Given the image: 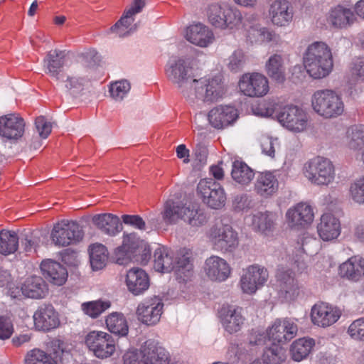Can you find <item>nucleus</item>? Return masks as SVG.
<instances>
[{"label": "nucleus", "mask_w": 364, "mask_h": 364, "mask_svg": "<svg viewBox=\"0 0 364 364\" xmlns=\"http://www.w3.org/2000/svg\"><path fill=\"white\" fill-rule=\"evenodd\" d=\"M90 67L87 64L84 68H80L77 77H67L65 80V87L68 90H82L87 86L90 80Z\"/></svg>", "instance_id": "nucleus-43"}, {"label": "nucleus", "mask_w": 364, "mask_h": 364, "mask_svg": "<svg viewBox=\"0 0 364 364\" xmlns=\"http://www.w3.org/2000/svg\"><path fill=\"white\" fill-rule=\"evenodd\" d=\"M164 304L161 299L154 296L141 302L136 309L139 321L148 326L157 323L162 314Z\"/></svg>", "instance_id": "nucleus-15"}, {"label": "nucleus", "mask_w": 364, "mask_h": 364, "mask_svg": "<svg viewBox=\"0 0 364 364\" xmlns=\"http://www.w3.org/2000/svg\"><path fill=\"white\" fill-rule=\"evenodd\" d=\"M144 242L139 237L135 232L132 233H124L122 245L124 247H126L133 255L136 250L142 245Z\"/></svg>", "instance_id": "nucleus-52"}, {"label": "nucleus", "mask_w": 364, "mask_h": 364, "mask_svg": "<svg viewBox=\"0 0 364 364\" xmlns=\"http://www.w3.org/2000/svg\"><path fill=\"white\" fill-rule=\"evenodd\" d=\"M193 256L191 250H179L173 259L174 269L177 275L183 281L188 279L193 274Z\"/></svg>", "instance_id": "nucleus-27"}, {"label": "nucleus", "mask_w": 364, "mask_h": 364, "mask_svg": "<svg viewBox=\"0 0 364 364\" xmlns=\"http://www.w3.org/2000/svg\"><path fill=\"white\" fill-rule=\"evenodd\" d=\"M262 153L270 157L274 156V141L272 137H264L261 140Z\"/></svg>", "instance_id": "nucleus-62"}, {"label": "nucleus", "mask_w": 364, "mask_h": 364, "mask_svg": "<svg viewBox=\"0 0 364 364\" xmlns=\"http://www.w3.org/2000/svg\"><path fill=\"white\" fill-rule=\"evenodd\" d=\"M106 324L109 331L112 333L125 336L128 333L127 321L121 314H111L106 319Z\"/></svg>", "instance_id": "nucleus-44"}, {"label": "nucleus", "mask_w": 364, "mask_h": 364, "mask_svg": "<svg viewBox=\"0 0 364 364\" xmlns=\"http://www.w3.org/2000/svg\"><path fill=\"white\" fill-rule=\"evenodd\" d=\"M278 188L279 181L274 173H258L254 183V191L257 195L264 198H269L277 191Z\"/></svg>", "instance_id": "nucleus-23"}, {"label": "nucleus", "mask_w": 364, "mask_h": 364, "mask_svg": "<svg viewBox=\"0 0 364 364\" xmlns=\"http://www.w3.org/2000/svg\"><path fill=\"white\" fill-rule=\"evenodd\" d=\"M161 215L166 224H176L181 220L193 227H200L208 221L202 210L171 199L164 203Z\"/></svg>", "instance_id": "nucleus-3"}, {"label": "nucleus", "mask_w": 364, "mask_h": 364, "mask_svg": "<svg viewBox=\"0 0 364 364\" xmlns=\"http://www.w3.org/2000/svg\"><path fill=\"white\" fill-rule=\"evenodd\" d=\"M262 358L267 364H280L286 359V350L280 345L273 343L264 350Z\"/></svg>", "instance_id": "nucleus-48"}, {"label": "nucleus", "mask_w": 364, "mask_h": 364, "mask_svg": "<svg viewBox=\"0 0 364 364\" xmlns=\"http://www.w3.org/2000/svg\"><path fill=\"white\" fill-rule=\"evenodd\" d=\"M125 282L128 290L135 296L144 293L149 287V276L140 268L129 269L127 273Z\"/></svg>", "instance_id": "nucleus-26"}, {"label": "nucleus", "mask_w": 364, "mask_h": 364, "mask_svg": "<svg viewBox=\"0 0 364 364\" xmlns=\"http://www.w3.org/2000/svg\"><path fill=\"white\" fill-rule=\"evenodd\" d=\"M269 15L273 24L287 26L294 18V9L288 0H274L270 4Z\"/></svg>", "instance_id": "nucleus-20"}, {"label": "nucleus", "mask_w": 364, "mask_h": 364, "mask_svg": "<svg viewBox=\"0 0 364 364\" xmlns=\"http://www.w3.org/2000/svg\"><path fill=\"white\" fill-rule=\"evenodd\" d=\"M25 122L18 114L0 117V136L9 140H18L23 135Z\"/></svg>", "instance_id": "nucleus-16"}, {"label": "nucleus", "mask_w": 364, "mask_h": 364, "mask_svg": "<svg viewBox=\"0 0 364 364\" xmlns=\"http://www.w3.org/2000/svg\"><path fill=\"white\" fill-rule=\"evenodd\" d=\"M311 103L314 110L327 119L336 117L341 115L344 110V105L341 98L331 90L315 92Z\"/></svg>", "instance_id": "nucleus-5"}, {"label": "nucleus", "mask_w": 364, "mask_h": 364, "mask_svg": "<svg viewBox=\"0 0 364 364\" xmlns=\"http://www.w3.org/2000/svg\"><path fill=\"white\" fill-rule=\"evenodd\" d=\"M275 215L272 213H258L253 216L252 224L259 231L266 233L274 227Z\"/></svg>", "instance_id": "nucleus-47"}, {"label": "nucleus", "mask_w": 364, "mask_h": 364, "mask_svg": "<svg viewBox=\"0 0 364 364\" xmlns=\"http://www.w3.org/2000/svg\"><path fill=\"white\" fill-rule=\"evenodd\" d=\"M35 125L40 137L42 139H46L51 132V124L48 122L43 116H39L36 119Z\"/></svg>", "instance_id": "nucleus-58"}, {"label": "nucleus", "mask_w": 364, "mask_h": 364, "mask_svg": "<svg viewBox=\"0 0 364 364\" xmlns=\"http://www.w3.org/2000/svg\"><path fill=\"white\" fill-rule=\"evenodd\" d=\"M68 52L55 49L47 53L43 59L45 73L57 81L63 80V68L66 63Z\"/></svg>", "instance_id": "nucleus-17"}, {"label": "nucleus", "mask_w": 364, "mask_h": 364, "mask_svg": "<svg viewBox=\"0 0 364 364\" xmlns=\"http://www.w3.org/2000/svg\"><path fill=\"white\" fill-rule=\"evenodd\" d=\"M287 221L291 227H305L314 220V212L311 205L300 203L289 208L286 214Z\"/></svg>", "instance_id": "nucleus-22"}, {"label": "nucleus", "mask_w": 364, "mask_h": 364, "mask_svg": "<svg viewBox=\"0 0 364 364\" xmlns=\"http://www.w3.org/2000/svg\"><path fill=\"white\" fill-rule=\"evenodd\" d=\"M238 117V110L230 105L216 106L208 114L210 124L216 129H224L232 125Z\"/></svg>", "instance_id": "nucleus-13"}, {"label": "nucleus", "mask_w": 364, "mask_h": 364, "mask_svg": "<svg viewBox=\"0 0 364 364\" xmlns=\"http://www.w3.org/2000/svg\"><path fill=\"white\" fill-rule=\"evenodd\" d=\"M353 200L358 203H364V177L360 178L350 186Z\"/></svg>", "instance_id": "nucleus-57"}, {"label": "nucleus", "mask_w": 364, "mask_h": 364, "mask_svg": "<svg viewBox=\"0 0 364 364\" xmlns=\"http://www.w3.org/2000/svg\"><path fill=\"white\" fill-rule=\"evenodd\" d=\"M297 330V326L293 321L288 319H279L269 328L267 334L269 340L277 342L279 345L294 338Z\"/></svg>", "instance_id": "nucleus-19"}, {"label": "nucleus", "mask_w": 364, "mask_h": 364, "mask_svg": "<svg viewBox=\"0 0 364 364\" xmlns=\"http://www.w3.org/2000/svg\"><path fill=\"white\" fill-rule=\"evenodd\" d=\"M351 73L356 79L364 80V60L358 58L353 63Z\"/></svg>", "instance_id": "nucleus-64"}, {"label": "nucleus", "mask_w": 364, "mask_h": 364, "mask_svg": "<svg viewBox=\"0 0 364 364\" xmlns=\"http://www.w3.org/2000/svg\"><path fill=\"white\" fill-rule=\"evenodd\" d=\"M222 323L230 333L240 331L245 318L242 315V309L239 306H227L220 310Z\"/></svg>", "instance_id": "nucleus-25"}, {"label": "nucleus", "mask_w": 364, "mask_h": 364, "mask_svg": "<svg viewBox=\"0 0 364 364\" xmlns=\"http://www.w3.org/2000/svg\"><path fill=\"white\" fill-rule=\"evenodd\" d=\"M345 144L350 150L363 154L364 152V124H355L347 129Z\"/></svg>", "instance_id": "nucleus-37"}, {"label": "nucleus", "mask_w": 364, "mask_h": 364, "mask_svg": "<svg viewBox=\"0 0 364 364\" xmlns=\"http://www.w3.org/2000/svg\"><path fill=\"white\" fill-rule=\"evenodd\" d=\"M92 223L103 233L114 237L122 230L118 216L112 213H101L92 215Z\"/></svg>", "instance_id": "nucleus-28"}, {"label": "nucleus", "mask_w": 364, "mask_h": 364, "mask_svg": "<svg viewBox=\"0 0 364 364\" xmlns=\"http://www.w3.org/2000/svg\"><path fill=\"white\" fill-rule=\"evenodd\" d=\"M281 294L287 301L294 300L299 294V286L290 270H281L277 274Z\"/></svg>", "instance_id": "nucleus-29"}, {"label": "nucleus", "mask_w": 364, "mask_h": 364, "mask_svg": "<svg viewBox=\"0 0 364 364\" xmlns=\"http://www.w3.org/2000/svg\"><path fill=\"white\" fill-rule=\"evenodd\" d=\"M13 331L11 321L9 318L0 316V339L4 340L10 338Z\"/></svg>", "instance_id": "nucleus-60"}, {"label": "nucleus", "mask_w": 364, "mask_h": 364, "mask_svg": "<svg viewBox=\"0 0 364 364\" xmlns=\"http://www.w3.org/2000/svg\"><path fill=\"white\" fill-rule=\"evenodd\" d=\"M35 327L40 331H48L60 325L58 312L50 304H44L38 307L33 314Z\"/></svg>", "instance_id": "nucleus-18"}, {"label": "nucleus", "mask_w": 364, "mask_h": 364, "mask_svg": "<svg viewBox=\"0 0 364 364\" xmlns=\"http://www.w3.org/2000/svg\"><path fill=\"white\" fill-rule=\"evenodd\" d=\"M319 236L323 240L328 241L336 239L341 232L338 219L331 213H325L321 218L317 227Z\"/></svg>", "instance_id": "nucleus-31"}, {"label": "nucleus", "mask_w": 364, "mask_h": 364, "mask_svg": "<svg viewBox=\"0 0 364 364\" xmlns=\"http://www.w3.org/2000/svg\"><path fill=\"white\" fill-rule=\"evenodd\" d=\"M25 364H58V361L53 358L50 354L40 348H33L27 352Z\"/></svg>", "instance_id": "nucleus-46"}, {"label": "nucleus", "mask_w": 364, "mask_h": 364, "mask_svg": "<svg viewBox=\"0 0 364 364\" xmlns=\"http://www.w3.org/2000/svg\"><path fill=\"white\" fill-rule=\"evenodd\" d=\"M134 255L129 252L126 247L121 246L118 247L114 252L112 259L114 263L119 265H127L132 260Z\"/></svg>", "instance_id": "nucleus-53"}, {"label": "nucleus", "mask_w": 364, "mask_h": 364, "mask_svg": "<svg viewBox=\"0 0 364 364\" xmlns=\"http://www.w3.org/2000/svg\"><path fill=\"white\" fill-rule=\"evenodd\" d=\"M50 347L54 355L53 358H55L57 361L58 360H62L64 355L70 354V348L69 345L60 339H53L50 342Z\"/></svg>", "instance_id": "nucleus-50"}, {"label": "nucleus", "mask_w": 364, "mask_h": 364, "mask_svg": "<svg viewBox=\"0 0 364 364\" xmlns=\"http://www.w3.org/2000/svg\"><path fill=\"white\" fill-rule=\"evenodd\" d=\"M354 20V14L349 9L343 6H337L333 9L328 17V21L333 27L344 28L353 23Z\"/></svg>", "instance_id": "nucleus-39"}, {"label": "nucleus", "mask_w": 364, "mask_h": 364, "mask_svg": "<svg viewBox=\"0 0 364 364\" xmlns=\"http://www.w3.org/2000/svg\"><path fill=\"white\" fill-rule=\"evenodd\" d=\"M348 333L353 339L364 341V317L354 321L349 326Z\"/></svg>", "instance_id": "nucleus-54"}, {"label": "nucleus", "mask_w": 364, "mask_h": 364, "mask_svg": "<svg viewBox=\"0 0 364 364\" xmlns=\"http://www.w3.org/2000/svg\"><path fill=\"white\" fill-rule=\"evenodd\" d=\"M252 206V201L251 197L245 193L236 196L232 201V207L236 211L248 210Z\"/></svg>", "instance_id": "nucleus-55"}, {"label": "nucleus", "mask_w": 364, "mask_h": 364, "mask_svg": "<svg viewBox=\"0 0 364 364\" xmlns=\"http://www.w3.org/2000/svg\"><path fill=\"white\" fill-rule=\"evenodd\" d=\"M267 269L258 264L248 267L240 279V287L245 294H254L267 281Z\"/></svg>", "instance_id": "nucleus-12"}, {"label": "nucleus", "mask_w": 364, "mask_h": 364, "mask_svg": "<svg viewBox=\"0 0 364 364\" xmlns=\"http://www.w3.org/2000/svg\"><path fill=\"white\" fill-rule=\"evenodd\" d=\"M208 238L213 247L223 252H233L239 245L237 232L228 224L213 226Z\"/></svg>", "instance_id": "nucleus-9"}, {"label": "nucleus", "mask_w": 364, "mask_h": 364, "mask_svg": "<svg viewBox=\"0 0 364 364\" xmlns=\"http://www.w3.org/2000/svg\"><path fill=\"white\" fill-rule=\"evenodd\" d=\"M109 252L102 244H92V271L103 269L107 264Z\"/></svg>", "instance_id": "nucleus-45"}, {"label": "nucleus", "mask_w": 364, "mask_h": 364, "mask_svg": "<svg viewBox=\"0 0 364 364\" xmlns=\"http://www.w3.org/2000/svg\"><path fill=\"white\" fill-rule=\"evenodd\" d=\"M166 75L190 102L200 100L203 102H213L224 94L222 79L215 76L211 79L201 77L196 79L189 63L183 58L168 62Z\"/></svg>", "instance_id": "nucleus-1"}, {"label": "nucleus", "mask_w": 364, "mask_h": 364, "mask_svg": "<svg viewBox=\"0 0 364 364\" xmlns=\"http://www.w3.org/2000/svg\"><path fill=\"white\" fill-rule=\"evenodd\" d=\"M92 352L95 355L100 358H107L112 355L115 350V346L111 336L104 332L92 331Z\"/></svg>", "instance_id": "nucleus-34"}, {"label": "nucleus", "mask_w": 364, "mask_h": 364, "mask_svg": "<svg viewBox=\"0 0 364 364\" xmlns=\"http://www.w3.org/2000/svg\"><path fill=\"white\" fill-rule=\"evenodd\" d=\"M265 71L274 82L283 84L286 81L284 59L281 54L272 55L265 63Z\"/></svg>", "instance_id": "nucleus-33"}, {"label": "nucleus", "mask_w": 364, "mask_h": 364, "mask_svg": "<svg viewBox=\"0 0 364 364\" xmlns=\"http://www.w3.org/2000/svg\"><path fill=\"white\" fill-rule=\"evenodd\" d=\"M197 194L204 204L218 210L225 206L227 196L223 187L213 178H203L197 185Z\"/></svg>", "instance_id": "nucleus-7"}, {"label": "nucleus", "mask_w": 364, "mask_h": 364, "mask_svg": "<svg viewBox=\"0 0 364 364\" xmlns=\"http://www.w3.org/2000/svg\"><path fill=\"white\" fill-rule=\"evenodd\" d=\"M129 82L126 80L116 81L110 85L109 92L115 100H122L130 90Z\"/></svg>", "instance_id": "nucleus-49"}, {"label": "nucleus", "mask_w": 364, "mask_h": 364, "mask_svg": "<svg viewBox=\"0 0 364 364\" xmlns=\"http://www.w3.org/2000/svg\"><path fill=\"white\" fill-rule=\"evenodd\" d=\"M247 61L246 55L242 50H236L230 57L228 68L233 72L240 70Z\"/></svg>", "instance_id": "nucleus-51"}, {"label": "nucleus", "mask_w": 364, "mask_h": 364, "mask_svg": "<svg viewBox=\"0 0 364 364\" xmlns=\"http://www.w3.org/2000/svg\"><path fill=\"white\" fill-rule=\"evenodd\" d=\"M232 179L239 184L248 185L254 178V171L245 163L236 161L231 171Z\"/></svg>", "instance_id": "nucleus-40"}, {"label": "nucleus", "mask_w": 364, "mask_h": 364, "mask_svg": "<svg viewBox=\"0 0 364 364\" xmlns=\"http://www.w3.org/2000/svg\"><path fill=\"white\" fill-rule=\"evenodd\" d=\"M41 269L43 276L55 285L61 286L67 280V269L58 262L43 260L41 264Z\"/></svg>", "instance_id": "nucleus-30"}, {"label": "nucleus", "mask_w": 364, "mask_h": 364, "mask_svg": "<svg viewBox=\"0 0 364 364\" xmlns=\"http://www.w3.org/2000/svg\"><path fill=\"white\" fill-rule=\"evenodd\" d=\"M39 239L34 237L26 236L21 240V245L23 247L24 252L30 253L36 252V248L38 247Z\"/></svg>", "instance_id": "nucleus-63"}, {"label": "nucleus", "mask_w": 364, "mask_h": 364, "mask_svg": "<svg viewBox=\"0 0 364 364\" xmlns=\"http://www.w3.org/2000/svg\"><path fill=\"white\" fill-rule=\"evenodd\" d=\"M18 247V237L14 231L0 232V253L9 255L14 253Z\"/></svg>", "instance_id": "nucleus-42"}, {"label": "nucleus", "mask_w": 364, "mask_h": 364, "mask_svg": "<svg viewBox=\"0 0 364 364\" xmlns=\"http://www.w3.org/2000/svg\"><path fill=\"white\" fill-rule=\"evenodd\" d=\"M204 270L207 277L212 281L223 282L231 274V268L227 261L214 255L206 259Z\"/></svg>", "instance_id": "nucleus-21"}, {"label": "nucleus", "mask_w": 364, "mask_h": 364, "mask_svg": "<svg viewBox=\"0 0 364 364\" xmlns=\"http://www.w3.org/2000/svg\"><path fill=\"white\" fill-rule=\"evenodd\" d=\"M146 364H168V352L154 340H147L141 346Z\"/></svg>", "instance_id": "nucleus-24"}, {"label": "nucleus", "mask_w": 364, "mask_h": 364, "mask_svg": "<svg viewBox=\"0 0 364 364\" xmlns=\"http://www.w3.org/2000/svg\"><path fill=\"white\" fill-rule=\"evenodd\" d=\"M124 364H146L141 348L139 351H128L123 355Z\"/></svg>", "instance_id": "nucleus-59"}, {"label": "nucleus", "mask_w": 364, "mask_h": 364, "mask_svg": "<svg viewBox=\"0 0 364 364\" xmlns=\"http://www.w3.org/2000/svg\"><path fill=\"white\" fill-rule=\"evenodd\" d=\"M111 306V303L108 300H97L92 301V318L99 316L102 313L108 309Z\"/></svg>", "instance_id": "nucleus-61"}, {"label": "nucleus", "mask_w": 364, "mask_h": 364, "mask_svg": "<svg viewBox=\"0 0 364 364\" xmlns=\"http://www.w3.org/2000/svg\"><path fill=\"white\" fill-rule=\"evenodd\" d=\"M314 344L312 338H302L296 340L291 346L292 358L296 361L306 358L311 353Z\"/></svg>", "instance_id": "nucleus-41"}, {"label": "nucleus", "mask_w": 364, "mask_h": 364, "mask_svg": "<svg viewBox=\"0 0 364 364\" xmlns=\"http://www.w3.org/2000/svg\"><path fill=\"white\" fill-rule=\"evenodd\" d=\"M185 36L187 41L200 47L208 46L213 39L212 31L201 23L188 27Z\"/></svg>", "instance_id": "nucleus-32"}, {"label": "nucleus", "mask_w": 364, "mask_h": 364, "mask_svg": "<svg viewBox=\"0 0 364 364\" xmlns=\"http://www.w3.org/2000/svg\"><path fill=\"white\" fill-rule=\"evenodd\" d=\"M23 294L31 299H42L48 294V289L46 282L38 276H32L26 279L21 287Z\"/></svg>", "instance_id": "nucleus-36"}, {"label": "nucleus", "mask_w": 364, "mask_h": 364, "mask_svg": "<svg viewBox=\"0 0 364 364\" xmlns=\"http://www.w3.org/2000/svg\"><path fill=\"white\" fill-rule=\"evenodd\" d=\"M154 267L160 272H170L174 269L172 252L164 247L157 248L154 254Z\"/></svg>", "instance_id": "nucleus-38"}, {"label": "nucleus", "mask_w": 364, "mask_h": 364, "mask_svg": "<svg viewBox=\"0 0 364 364\" xmlns=\"http://www.w3.org/2000/svg\"><path fill=\"white\" fill-rule=\"evenodd\" d=\"M240 90L250 97H261L266 95L269 90V81L259 73H245L239 81Z\"/></svg>", "instance_id": "nucleus-11"}, {"label": "nucleus", "mask_w": 364, "mask_h": 364, "mask_svg": "<svg viewBox=\"0 0 364 364\" xmlns=\"http://www.w3.org/2000/svg\"><path fill=\"white\" fill-rule=\"evenodd\" d=\"M277 119L283 127L296 133L304 131L309 122L307 113L295 105L283 107L277 114Z\"/></svg>", "instance_id": "nucleus-10"}, {"label": "nucleus", "mask_w": 364, "mask_h": 364, "mask_svg": "<svg viewBox=\"0 0 364 364\" xmlns=\"http://www.w3.org/2000/svg\"><path fill=\"white\" fill-rule=\"evenodd\" d=\"M304 175L312 183L326 186L334 179V166L328 159L318 156L306 164Z\"/></svg>", "instance_id": "nucleus-8"}, {"label": "nucleus", "mask_w": 364, "mask_h": 364, "mask_svg": "<svg viewBox=\"0 0 364 364\" xmlns=\"http://www.w3.org/2000/svg\"><path fill=\"white\" fill-rule=\"evenodd\" d=\"M341 311L327 303L314 304L311 310V319L314 325L326 328L335 323L341 317Z\"/></svg>", "instance_id": "nucleus-14"}, {"label": "nucleus", "mask_w": 364, "mask_h": 364, "mask_svg": "<svg viewBox=\"0 0 364 364\" xmlns=\"http://www.w3.org/2000/svg\"><path fill=\"white\" fill-rule=\"evenodd\" d=\"M304 65L307 73L314 79L328 76L333 67L331 48L323 42L311 43L304 53Z\"/></svg>", "instance_id": "nucleus-2"}, {"label": "nucleus", "mask_w": 364, "mask_h": 364, "mask_svg": "<svg viewBox=\"0 0 364 364\" xmlns=\"http://www.w3.org/2000/svg\"><path fill=\"white\" fill-rule=\"evenodd\" d=\"M84 232L76 221L63 220L54 225L50 237L53 242L59 247L76 245L82 240Z\"/></svg>", "instance_id": "nucleus-6"}, {"label": "nucleus", "mask_w": 364, "mask_h": 364, "mask_svg": "<svg viewBox=\"0 0 364 364\" xmlns=\"http://www.w3.org/2000/svg\"><path fill=\"white\" fill-rule=\"evenodd\" d=\"M339 274L349 280L357 282L364 277V259L352 257L339 267Z\"/></svg>", "instance_id": "nucleus-35"}, {"label": "nucleus", "mask_w": 364, "mask_h": 364, "mask_svg": "<svg viewBox=\"0 0 364 364\" xmlns=\"http://www.w3.org/2000/svg\"><path fill=\"white\" fill-rule=\"evenodd\" d=\"M122 220L125 225L132 226L135 229L139 230H146V222L138 215H123Z\"/></svg>", "instance_id": "nucleus-56"}, {"label": "nucleus", "mask_w": 364, "mask_h": 364, "mask_svg": "<svg viewBox=\"0 0 364 364\" xmlns=\"http://www.w3.org/2000/svg\"><path fill=\"white\" fill-rule=\"evenodd\" d=\"M208 18L213 26L220 29H232L242 21L240 11L225 2L211 4L208 9Z\"/></svg>", "instance_id": "nucleus-4"}]
</instances>
